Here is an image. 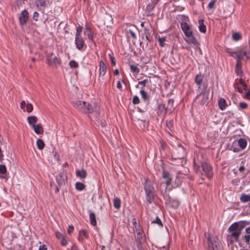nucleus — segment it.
Here are the masks:
<instances>
[{
    "label": "nucleus",
    "mask_w": 250,
    "mask_h": 250,
    "mask_svg": "<svg viewBox=\"0 0 250 250\" xmlns=\"http://www.w3.org/2000/svg\"><path fill=\"white\" fill-rule=\"evenodd\" d=\"M204 75L201 73L196 75L195 77V83L198 86V90L201 89V86L203 81Z\"/></svg>",
    "instance_id": "obj_15"
},
{
    "label": "nucleus",
    "mask_w": 250,
    "mask_h": 250,
    "mask_svg": "<svg viewBox=\"0 0 250 250\" xmlns=\"http://www.w3.org/2000/svg\"><path fill=\"white\" fill-rule=\"evenodd\" d=\"M162 177L166 180V184L167 187H168L171 185L172 178L171 177L170 174L168 172L163 170Z\"/></svg>",
    "instance_id": "obj_14"
},
{
    "label": "nucleus",
    "mask_w": 250,
    "mask_h": 250,
    "mask_svg": "<svg viewBox=\"0 0 250 250\" xmlns=\"http://www.w3.org/2000/svg\"><path fill=\"white\" fill-rule=\"evenodd\" d=\"M74 230V227L72 225L69 226L67 232L68 234H71Z\"/></svg>",
    "instance_id": "obj_58"
},
{
    "label": "nucleus",
    "mask_w": 250,
    "mask_h": 250,
    "mask_svg": "<svg viewBox=\"0 0 250 250\" xmlns=\"http://www.w3.org/2000/svg\"><path fill=\"white\" fill-rule=\"evenodd\" d=\"M248 55H247V60L250 59V42H249V50L247 51Z\"/></svg>",
    "instance_id": "obj_62"
},
{
    "label": "nucleus",
    "mask_w": 250,
    "mask_h": 250,
    "mask_svg": "<svg viewBox=\"0 0 250 250\" xmlns=\"http://www.w3.org/2000/svg\"><path fill=\"white\" fill-rule=\"evenodd\" d=\"M158 0H151L150 2H149L146 7V12L147 13L146 14L147 16H151L150 12L153 10L155 5H156Z\"/></svg>",
    "instance_id": "obj_13"
},
{
    "label": "nucleus",
    "mask_w": 250,
    "mask_h": 250,
    "mask_svg": "<svg viewBox=\"0 0 250 250\" xmlns=\"http://www.w3.org/2000/svg\"><path fill=\"white\" fill-rule=\"evenodd\" d=\"M65 236L66 235H65L62 238L61 245L62 246H66L67 244V241L65 239Z\"/></svg>",
    "instance_id": "obj_54"
},
{
    "label": "nucleus",
    "mask_w": 250,
    "mask_h": 250,
    "mask_svg": "<svg viewBox=\"0 0 250 250\" xmlns=\"http://www.w3.org/2000/svg\"><path fill=\"white\" fill-rule=\"evenodd\" d=\"M51 64H48L50 65L55 66L57 67L58 65L60 64L61 61L60 59L58 58L56 56L54 57L51 60Z\"/></svg>",
    "instance_id": "obj_25"
},
{
    "label": "nucleus",
    "mask_w": 250,
    "mask_h": 250,
    "mask_svg": "<svg viewBox=\"0 0 250 250\" xmlns=\"http://www.w3.org/2000/svg\"><path fill=\"white\" fill-rule=\"evenodd\" d=\"M157 109V114L159 115H163L164 117H166L168 111L171 110V109H169L168 107H166L163 104H160Z\"/></svg>",
    "instance_id": "obj_11"
},
{
    "label": "nucleus",
    "mask_w": 250,
    "mask_h": 250,
    "mask_svg": "<svg viewBox=\"0 0 250 250\" xmlns=\"http://www.w3.org/2000/svg\"><path fill=\"white\" fill-rule=\"evenodd\" d=\"M36 3L38 6L40 5L44 8L47 6L45 0H37Z\"/></svg>",
    "instance_id": "obj_34"
},
{
    "label": "nucleus",
    "mask_w": 250,
    "mask_h": 250,
    "mask_svg": "<svg viewBox=\"0 0 250 250\" xmlns=\"http://www.w3.org/2000/svg\"><path fill=\"white\" fill-rule=\"evenodd\" d=\"M214 5H215V2L214 1H210L208 4V7L210 9H211L212 8H213V7L214 6Z\"/></svg>",
    "instance_id": "obj_59"
},
{
    "label": "nucleus",
    "mask_w": 250,
    "mask_h": 250,
    "mask_svg": "<svg viewBox=\"0 0 250 250\" xmlns=\"http://www.w3.org/2000/svg\"><path fill=\"white\" fill-rule=\"evenodd\" d=\"M239 182H240L239 180L237 178V179H233L232 181V183L234 185L237 186V185H238V183H239Z\"/></svg>",
    "instance_id": "obj_60"
},
{
    "label": "nucleus",
    "mask_w": 250,
    "mask_h": 250,
    "mask_svg": "<svg viewBox=\"0 0 250 250\" xmlns=\"http://www.w3.org/2000/svg\"><path fill=\"white\" fill-rule=\"evenodd\" d=\"M56 236L58 239H62L63 236H64L65 235H63L60 232H56L55 233Z\"/></svg>",
    "instance_id": "obj_57"
},
{
    "label": "nucleus",
    "mask_w": 250,
    "mask_h": 250,
    "mask_svg": "<svg viewBox=\"0 0 250 250\" xmlns=\"http://www.w3.org/2000/svg\"><path fill=\"white\" fill-rule=\"evenodd\" d=\"M207 240L208 250H224L222 245L217 241L215 236L208 235Z\"/></svg>",
    "instance_id": "obj_5"
},
{
    "label": "nucleus",
    "mask_w": 250,
    "mask_h": 250,
    "mask_svg": "<svg viewBox=\"0 0 250 250\" xmlns=\"http://www.w3.org/2000/svg\"><path fill=\"white\" fill-rule=\"evenodd\" d=\"M83 29V27L81 25L77 27L75 37L81 36V33L82 32Z\"/></svg>",
    "instance_id": "obj_37"
},
{
    "label": "nucleus",
    "mask_w": 250,
    "mask_h": 250,
    "mask_svg": "<svg viewBox=\"0 0 250 250\" xmlns=\"http://www.w3.org/2000/svg\"><path fill=\"white\" fill-rule=\"evenodd\" d=\"M145 34L146 39L147 40L148 42H151V40L150 39V33H149V30L146 29Z\"/></svg>",
    "instance_id": "obj_41"
},
{
    "label": "nucleus",
    "mask_w": 250,
    "mask_h": 250,
    "mask_svg": "<svg viewBox=\"0 0 250 250\" xmlns=\"http://www.w3.org/2000/svg\"><path fill=\"white\" fill-rule=\"evenodd\" d=\"M53 55V53H49L46 55V60L47 61L48 64H51V60L52 59V56Z\"/></svg>",
    "instance_id": "obj_44"
},
{
    "label": "nucleus",
    "mask_w": 250,
    "mask_h": 250,
    "mask_svg": "<svg viewBox=\"0 0 250 250\" xmlns=\"http://www.w3.org/2000/svg\"><path fill=\"white\" fill-rule=\"evenodd\" d=\"M200 167H201L203 173L201 172L202 176L205 175L208 179H211L213 176L212 167L209 164L206 162H202L201 166H194V169L197 171H200Z\"/></svg>",
    "instance_id": "obj_2"
},
{
    "label": "nucleus",
    "mask_w": 250,
    "mask_h": 250,
    "mask_svg": "<svg viewBox=\"0 0 250 250\" xmlns=\"http://www.w3.org/2000/svg\"><path fill=\"white\" fill-rule=\"evenodd\" d=\"M152 223H156L161 227H162L163 226L160 219L158 217H157L156 218L155 220L152 221Z\"/></svg>",
    "instance_id": "obj_42"
},
{
    "label": "nucleus",
    "mask_w": 250,
    "mask_h": 250,
    "mask_svg": "<svg viewBox=\"0 0 250 250\" xmlns=\"http://www.w3.org/2000/svg\"><path fill=\"white\" fill-rule=\"evenodd\" d=\"M229 230L230 232V235L233 237L236 242H237L241 233V229L239 227L238 223H234L229 228Z\"/></svg>",
    "instance_id": "obj_6"
},
{
    "label": "nucleus",
    "mask_w": 250,
    "mask_h": 250,
    "mask_svg": "<svg viewBox=\"0 0 250 250\" xmlns=\"http://www.w3.org/2000/svg\"><path fill=\"white\" fill-rule=\"evenodd\" d=\"M158 41L159 42V45L161 47H164L165 45V41H166V38L165 37H159L158 38Z\"/></svg>",
    "instance_id": "obj_38"
},
{
    "label": "nucleus",
    "mask_w": 250,
    "mask_h": 250,
    "mask_svg": "<svg viewBox=\"0 0 250 250\" xmlns=\"http://www.w3.org/2000/svg\"><path fill=\"white\" fill-rule=\"evenodd\" d=\"M235 73L236 74L239 76H243V71L241 69V67L239 68H235Z\"/></svg>",
    "instance_id": "obj_43"
},
{
    "label": "nucleus",
    "mask_w": 250,
    "mask_h": 250,
    "mask_svg": "<svg viewBox=\"0 0 250 250\" xmlns=\"http://www.w3.org/2000/svg\"><path fill=\"white\" fill-rule=\"evenodd\" d=\"M35 132L37 134H42L43 133V129L41 124H36L32 126Z\"/></svg>",
    "instance_id": "obj_18"
},
{
    "label": "nucleus",
    "mask_w": 250,
    "mask_h": 250,
    "mask_svg": "<svg viewBox=\"0 0 250 250\" xmlns=\"http://www.w3.org/2000/svg\"><path fill=\"white\" fill-rule=\"evenodd\" d=\"M114 207L119 209L121 207V200L118 197H116L114 199L113 202Z\"/></svg>",
    "instance_id": "obj_29"
},
{
    "label": "nucleus",
    "mask_w": 250,
    "mask_h": 250,
    "mask_svg": "<svg viewBox=\"0 0 250 250\" xmlns=\"http://www.w3.org/2000/svg\"><path fill=\"white\" fill-rule=\"evenodd\" d=\"M238 223L239 225V227L241 230H242L246 226L250 224V222L247 221H241Z\"/></svg>",
    "instance_id": "obj_33"
},
{
    "label": "nucleus",
    "mask_w": 250,
    "mask_h": 250,
    "mask_svg": "<svg viewBox=\"0 0 250 250\" xmlns=\"http://www.w3.org/2000/svg\"><path fill=\"white\" fill-rule=\"evenodd\" d=\"M89 218H90L91 224L93 226H96L97 222H96V215L94 212H90Z\"/></svg>",
    "instance_id": "obj_26"
},
{
    "label": "nucleus",
    "mask_w": 250,
    "mask_h": 250,
    "mask_svg": "<svg viewBox=\"0 0 250 250\" xmlns=\"http://www.w3.org/2000/svg\"><path fill=\"white\" fill-rule=\"evenodd\" d=\"M109 58H110V60L111 61V63L113 65L115 66L116 65V60H115V58H114V57L111 55V54H109Z\"/></svg>",
    "instance_id": "obj_48"
},
{
    "label": "nucleus",
    "mask_w": 250,
    "mask_h": 250,
    "mask_svg": "<svg viewBox=\"0 0 250 250\" xmlns=\"http://www.w3.org/2000/svg\"><path fill=\"white\" fill-rule=\"evenodd\" d=\"M227 114L228 115L229 117L230 118L234 117V113L231 111H228L227 112Z\"/></svg>",
    "instance_id": "obj_61"
},
{
    "label": "nucleus",
    "mask_w": 250,
    "mask_h": 250,
    "mask_svg": "<svg viewBox=\"0 0 250 250\" xmlns=\"http://www.w3.org/2000/svg\"><path fill=\"white\" fill-rule=\"evenodd\" d=\"M241 35L239 33H234L232 35V39L234 41H239L241 39Z\"/></svg>",
    "instance_id": "obj_36"
},
{
    "label": "nucleus",
    "mask_w": 250,
    "mask_h": 250,
    "mask_svg": "<svg viewBox=\"0 0 250 250\" xmlns=\"http://www.w3.org/2000/svg\"><path fill=\"white\" fill-rule=\"evenodd\" d=\"M75 43L76 48L79 50H83V47L85 46L84 41L82 36L75 37Z\"/></svg>",
    "instance_id": "obj_12"
},
{
    "label": "nucleus",
    "mask_w": 250,
    "mask_h": 250,
    "mask_svg": "<svg viewBox=\"0 0 250 250\" xmlns=\"http://www.w3.org/2000/svg\"><path fill=\"white\" fill-rule=\"evenodd\" d=\"M6 172V167L4 165H0V174H4Z\"/></svg>",
    "instance_id": "obj_40"
},
{
    "label": "nucleus",
    "mask_w": 250,
    "mask_h": 250,
    "mask_svg": "<svg viewBox=\"0 0 250 250\" xmlns=\"http://www.w3.org/2000/svg\"><path fill=\"white\" fill-rule=\"evenodd\" d=\"M27 121L29 124L31 125L32 127L33 125H36V124L38 122V118L36 116H29L27 118Z\"/></svg>",
    "instance_id": "obj_21"
},
{
    "label": "nucleus",
    "mask_w": 250,
    "mask_h": 250,
    "mask_svg": "<svg viewBox=\"0 0 250 250\" xmlns=\"http://www.w3.org/2000/svg\"><path fill=\"white\" fill-rule=\"evenodd\" d=\"M208 85L203 84V91L197 96L196 100H198V103L200 105L207 104L209 102V89H207Z\"/></svg>",
    "instance_id": "obj_4"
},
{
    "label": "nucleus",
    "mask_w": 250,
    "mask_h": 250,
    "mask_svg": "<svg viewBox=\"0 0 250 250\" xmlns=\"http://www.w3.org/2000/svg\"><path fill=\"white\" fill-rule=\"evenodd\" d=\"M137 239H136L137 244H138V243H139V242L142 243L141 240L142 239V234L139 232H137Z\"/></svg>",
    "instance_id": "obj_46"
},
{
    "label": "nucleus",
    "mask_w": 250,
    "mask_h": 250,
    "mask_svg": "<svg viewBox=\"0 0 250 250\" xmlns=\"http://www.w3.org/2000/svg\"><path fill=\"white\" fill-rule=\"evenodd\" d=\"M74 106L81 112L84 114H91L94 112L99 113L98 107L92 106L89 103L84 101H77Z\"/></svg>",
    "instance_id": "obj_1"
},
{
    "label": "nucleus",
    "mask_w": 250,
    "mask_h": 250,
    "mask_svg": "<svg viewBox=\"0 0 250 250\" xmlns=\"http://www.w3.org/2000/svg\"><path fill=\"white\" fill-rule=\"evenodd\" d=\"M240 200L242 203H246L250 201V195L242 194L240 196Z\"/></svg>",
    "instance_id": "obj_27"
},
{
    "label": "nucleus",
    "mask_w": 250,
    "mask_h": 250,
    "mask_svg": "<svg viewBox=\"0 0 250 250\" xmlns=\"http://www.w3.org/2000/svg\"><path fill=\"white\" fill-rule=\"evenodd\" d=\"M238 145L242 149H244L247 146V141L244 138H240L238 140Z\"/></svg>",
    "instance_id": "obj_23"
},
{
    "label": "nucleus",
    "mask_w": 250,
    "mask_h": 250,
    "mask_svg": "<svg viewBox=\"0 0 250 250\" xmlns=\"http://www.w3.org/2000/svg\"><path fill=\"white\" fill-rule=\"evenodd\" d=\"M37 145L39 149L42 150L44 148L45 144L42 139H38L37 141Z\"/></svg>",
    "instance_id": "obj_28"
},
{
    "label": "nucleus",
    "mask_w": 250,
    "mask_h": 250,
    "mask_svg": "<svg viewBox=\"0 0 250 250\" xmlns=\"http://www.w3.org/2000/svg\"><path fill=\"white\" fill-rule=\"evenodd\" d=\"M26 107L27 111L28 113H30L31 111H32V110L33 109V107L31 104H27L26 105Z\"/></svg>",
    "instance_id": "obj_45"
},
{
    "label": "nucleus",
    "mask_w": 250,
    "mask_h": 250,
    "mask_svg": "<svg viewBox=\"0 0 250 250\" xmlns=\"http://www.w3.org/2000/svg\"><path fill=\"white\" fill-rule=\"evenodd\" d=\"M166 125L167 127H168L169 129H170V128L173 126V121L171 120L167 121Z\"/></svg>",
    "instance_id": "obj_50"
},
{
    "label": "nucleus",
    "mask_w": 250,
    "mask_h": 250,
    "mask_svg": "<svg viewBox=\"0 0 250 250\" xmlns=\"http://www.w3.org/2000/svg\"><path fill=\"white\" fill-rule=\"evenodd\" d=\"M132 103L134 104H138L140 103V99L137 96H134L133 98Z\"/></svg>",
    "instance_id": "obj_47"
},
{
    "label": "nucleus",
    "mask_w": 250,
    "mask_h": 250,
    "mask_svg": "<svg viewBox=\"0 0 250 250\" xmlns=\"http://www.w3.org/2000/svg\"><path fill=\"white\" fill-rule=\"evenodd\" d=\"M144 188L146 200L149 204H151L154 200L155 196V189L152 182L146 179L144 185Z\"/></svg>",
    "instance_id": "obj_3"
},
{
    "label": "nucleus",
    "mask_w": 250,
    "mask_h": 250,
    "mask_svg": "<svg viewBox=\"0 0 250 250\" xmlns=\"http://www.w3.org/2000/svg\"><path fill=\"white\" fill-rule=\"evenodd\" d=\"M69 64L71 68H76L79 67L78 63L74 60L71 61Z\"/></svg>",
    "instance_id": "obj_35"
},
{
    "label": "nucleus",
    "mask_w": 250,
    "mask_h": 250,
    "mask_svg": "<svg viewBox=\"0 0 250 250\" xmlns=\"http://www.w3.org/2000/svg\"><path fill=\"white\" fill-rule=\"evenodd\" d=\"M137 247L138 250H146L143 247L142 243H138V244H137Z\"/></svg>",
    "instance_id": "obj_53"
},
{
    "label": "nucleus",
    "mask_w": 250,
    "mask_h": 250,
    "mask_svg": "<svg viewBox=\"0 0 250 250\" xmlns=\"http://www.w3.org/2000/svg\"><path fill=\"white\" fill-rule=\"evenodd\" d=\"M84 34L85 36L88 37L89 40L94 42L93 32H92L90 28L87 25L85 26Z\"/></svg>",
    "instance_id": "obj_17"
},
{
    "label": "nucleus",
    "mask_w": 250,
    "mask_h": 250,
    "mask_svg": "<svg viewBox=\"0 0 250 250\" xmlns=\"http://www.w3.org/2000/svg\"><path fill=\"white\" fill-rule=\"evenodd\" d=\"M148 82V80L147 79H145L143 81H140L138 83V84L142 85L143 87L145 86L146 83Z\"/></svg>",
    "instance_id": "obj_55"
},
{
    "label": "nucleus",
    "mask_w": 250,
    "mask_h": 250,
    "mask_svg": "<svg viewBox=\"0 0 250 250\" xmlns=\"http://www.w3.org/2000/svg\"><path fill=\"white\" fill-rule=\"evenodd\" d=\"M39 250H47V248H46L44 245H41L39 247Z\"/></svg>",
    "instance_id": "obj_64"
},
{
    "label": "nucleus",
    "mask_w": 250,
    "mask_h": 250,
    "mask_svg": "<svg viewBox=\"0 0 250 250\" xmlns=\"http://www.w3.org/2000/svg\"><path fill=\"white\" fill-rule=\"evenodd\" d=\"M130 68L131 71L132 73L138 74L140 72L139 68L138 67H137L136 66L131 64V65H130Z\"/></svg>",
    "instance_id": "obj_31"
},
{
    "label": "nucleus",
    "mask_w": 250,
    "mask_h": 250,
    "mask_svg": "<svg viewBox=\"0 0 250 250\" xmlns=\"http://www.w3.org/2000/svg\"><path fill=\"white\" fill-rule=\"evenodd\" d=\"M79 239H80V238H83V237H87V235L86 231L84 230H80L79 232Z\"/></svg>",
    "instance_id": "obj_39"
},
{
    "label": "nucleus",
    "mask_w": 250,
    "mask_h": 250,
    "mask_svg": "<svg viewBox=\"0 0 250 250\" xmlns=\"http://www.w3.org/2000/svg\"><path fill=\"white\" fill-rule=\"evenodd\" d=\"M39 13L35 11L34 13H33V19L34 20H35V21H38V18L39 17Z\"/></svg>",
    "instance_id": "obj_56"
},
{
    "label": "nucleus",
    "mask_w": 250,
    "mask_h": 250,
    "mask_svg": "<svg viewBox=\"0 0 250 250\" xmlns=\"http://www.w3.org/2000/svg\"><path fill=\"white\" fill-rule=\"evenodd\" d=\"M107 71V67L104 62L103 61L100 62L99 64V77L98 81L100 83H103L104 78V76Z\"/></svg>",
    "instance_id": "obj_7"
},
{
    "label": "nucleus",
    "mask_w": 250,
    "mask_h": 250,
    "mask_svg": "<svg viewBox=\"0 0 250 250\" xmlns=\"http://www.w3.org/2000/svg\"><path fill=\"white\" fill-rule=\"evenodd\" d=\"M218 106L221 110L225 109L226 107L228 106L226 100L223 98H221L218 101Z\"/></svg>",
    "instance_id": "obj_20"
},
{
    "label": "nucleus",
    "mask_w": 250,
    "mask_h": 250,
    "mask_svg": "<svg viewBox=\"0 0 250 250\" xmlns=\"http://www.w3.org/2000/svg\"><path fill=\"white\" fill-rule=\"evenodd\" d=\"M247 52L246 51H236V57L237 60H240L243 59L244 56H246L247 58Z\"/></svg>",
    "instance_id": "obj_19"
},
{
    "label": "nucleus",
    "mask_w": 250,
    "mask_h": 250,
    "mask_svg": "<svg viewBox=\"0 0 250 250\" xmlns=\"http://www.w3.org/2000/svg\"><path fill=\"white\" fill-rule=\"evenodd\" d=\"M181 27L186 36H190L192 34L191 27L187 22H182Z\"/></svg>",
    "instance_id": "obj_10"
},
{
    "label": "nucleus",
    "mask_w": 250,
    "mask_h": 250,
    "mask_svg": "<svg viewBox=\"0 0 250 250\" xmlns=\"http://www.w3.org/2000/svg\"><path fill=\"white\" fill-rule=\"evenodd\" d=\"M76 176L81 178H85L87 176L86 170L82 169L81 170H77L76 172Z\"/></svg>",
    "instance_id": "obj_24"
},
{
    "label": "nucleus",
    "mask_w": 250,
    "mask_h": 250,
    "mask_svg": "<svg viewBox=\"0 0 250 250\" xmlns=\"http://www.w3.org/2000/svg\"><path fill=\"white\" fill-rule=\"evenodd\" d=\"M204 21L203 19H200L198 21L199 24L198 28L201 32L205 33L206 32V26L204 24Z\"/></svg>",
    "instance_id": "obj_22"
},
{
    "label": "nucleus",
    "mask_w": 250,
    "mask_h": 250,
    "mask_svg": "<svg viewBox=\"0 0 250 250\" xmlns=\"http://www.w3.org/2000/svg\"><path fill=\"white\" fill-rule=\"evenodd\" d=\"M140 93L142 98L145 101H148L149 100V96L147 93L146 92H145L143 89L141 90Z\"/></svg>",
    "instance_id": "obj_32"
},
{
    "label": "nucleus",
    "mask_w": 250,
    "mask_h": 250,
    "mask_svg": "<svg viewBox=\"0 0 250 250\" xmlns=\"http://www.w3.org/2000/svg\"><path fill=\"white\" fill-rule=\"evenodd\" d=\"M187 39H185L186 42L188 43H191L193 44L194 45L197 46L199 44L197 42L196 39L193 36V32H192V34L190 35V36H186Z\"/></svg>",
    "instance_id": "obj_16"
},
{
    "label": "nucleus",
    "mask_w": 250,
    "mask_h": 250,
    "mask_svg": "<svg viewBox=\"0 0 250 250\" xmlns=\"http://www.w3.org/2000/svg\"><path fill=\"white\" fill-rule=\"evenodd\" d=\"M239 106L241 109H245L248 107V104L244 102H241L239 104Z\"/></svg>",
    "instance_id": "obj_49"
},
{
    "label": "nucleus",
    "mask_w": 250,
    "mask_h": 250,
    "mask_svg": "<svg viewBox=\"0 0 250 250\" xmlns=\"http://www.w3.org/2000/svg\"><path fill=\"white\" fill-rule=\"evenodd\" d=\"M67 181V176L65 172L60 173L56 177V181L60 187L65 185Z\"/></svg>",
    "instance_id": "obj_9"
},
{
    "label": "nucleus",
    "mask_w": 250,
    "mask_h": 250,
    "mask_svg": "<svg viewBox=\"0 0 250 250\" xmlns=\"http://www.w3.org/2000/svg\"><path fill=\"white\" fill-rule=\"evenodd\" d=\"M29 19V13L26 10H22L20 13L19 20L20 24L24 25L26 24Z\"/></svg>",
    "instance_id": "obj_8"
},
{
    "label": "nucleus",
    "mask_w": 250,
    "mask_h": 250,
    "mask_svg": "<svg viewBox=\"0 0 250 250\" xmlns=\"http://www.w3.org/2000/svg\"><path fill=\"white\" fill-rule=\"evenodd\" d=\"M75 187L77 190L81 191L85 188V186L81 182H77L75 185Z\"/></svg>",
    "instance_id": "obj_30"
},
{
    "label": "nucleus",
    "mask_w": 250,
    "mask_h": 250,
    "mask_svg": "<svg viewBox=\"0 0 250 250\" xmlns=\"http://www.w3.org/2000/svg\"><path fill=\"white\" fill-rule=\"evenodd\" d=\"M244 239L247 243V244L250 245V235H246L244 236Z\"/></svg>",
    "instance_id": "obj_51"
},
{
    "label": "nucleus",
    "mask_w": 250,
    "mask_h": 250,
    "mask_svg": "<svg viewBox=\"0 0 250 250\" xmlns=\"http://www.w3.org/2000/svg\"><path fill=\"white\" fill-rule=\"evenodd\" d=\"M174 104V100L172 99H169L168 101V104H170L171 107H173Z\"/></svg>",
    "instance_id": "obj_63"
},
{
    "label": "nucleus",
    "mask_w": 250,
    "mask_h": 250,
    "mask_svg": "<svg viewBox=\"0 0 250 250\" xmlns=\"http://www.w3.org/2000/svg\"><path fill=\"white\" fill-rule=\"evenodd\" d=\"M127 33H129V34L130 35V36H131V37L133 39H136L137 37H136V34L132 30H131L130 29L129 30L127 31Z\"/></svg>",
    "instance_id": "obj_52"
}]
</instances>
